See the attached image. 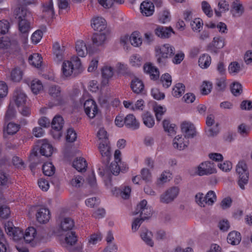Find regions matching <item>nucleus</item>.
Masks as SVG:
<instances>
[{
  "label": "nucleus",
  "instance_id": "603ef678",
  "mask_svg": "<svg viewBox=\"0 0 252 252\" xmlns=\"http://www.w3.org/2000/svg\"><path fill=\"white\" fill-rule=\"evenodd\" d=\"M20 128V125L9 123L6 126V131L8 134L13 135L15 134Z\"/></svg>",
  "mask_w": 252,
  "mask_h": 252
},
{
  "label": "nucleus",
  "instance_id": "4c0bfd02",
  "mask_svg": "<svg viewBox=\"0 0 252 252\" xmlns=\"http://www.w3.org/2000/svg\"><path fill=\"white\" fill-rule=\"evenodd\" d=\"M211 57L207 54L202 55L198 59L199 65L202 68H207L211 64Z\"/></svg>",
  "mask_w": 252,
  "mask_h": 252
},
{
  "label": "nucleus",
  "instance_id": "c85d7f7f",
  "mask_svg": "<svg viewBox=\"0 0 252 252\" xmlns=\"http://www.w3.org/2000/svg\"><path fill=\"white\" fill-rule=\"evenodd\" d=\"M140 236L147 245L151 247L154 246V243L152 239L153 236L152 232L149 231L147 228H142Z\"/></svg>",
  "mask_w": 252,
  "mask_h": 252
},
{
  "label": "nucleus",
  "instance_id": "dca6fc26",
  "mask_svg": "<svg viewBox=\"0 0 252 252\" xmlns=\"http://www.w3.org/2000/svg\"><path fill=\"white\" fill-rule=\"evenodd\" d=\"M36 218L39 223H47L50 219V213L49 209L45 207L37 208L36 209Z\"/></svg>",
  "mask_w": 252,
  "mask_h": 252
},
{
  "label": "nucleus",
  "instance_id": "f03ea898",
  "mask_svg": "<svg viewBox=\"0 0 252 252\" xmlns=\"http://www.w3.org/2000/svg\"><path fill=\"white\" fill-rule=\"evenodd\" d=\"M236 171L238 175V184L241 189H244L245 185L248 184L249 180V172L245 162L239 161L236 166Z\"/></svg>",
  "mask_w": 252,
  "mask_h": 252
},
{
  "label": "nucleus",
  "instance_id": "a18cd8bd",
  "mask_svg": "<svg viewBox=\"0 0 252 252\" xmlns=\"http://www.w3.org/2000/svg\"><path fill=\"white\" fill-rule=\"evenodd\" d=\"M31 89L32 92L37 94L43 89V85L41 82L37 79L33 80L31 83Z\"/></svg>",
  "mask_w": 252,
  "mask_h": 252
},
{
  "label": "nucleus",
  "instance_id": "473e14b6",
  "mask_svg": "<svg viewBox=\"0 0 252 252\" xmlns=\"http://www.w3.org/2000/svg\"><path fill=\"white\" fill-rule=\"evenodd\" d=\"M65 242L67 245V248L69 251L73 252V250H71L70 247L73 246L77 242V237L75 236V232L71 231L67 233L65 238Z\"/></svg>",
  "mask_w": 252,
  "mask_h": 252
},
{
  "label": "nucleus",
  "instance_id": "6ab92c4d",
  "mask_svg": "<svg viewBox=\"0 0 252 252\" xmlns=\"http://www.w3.org/2000/svg\"><path fill=\"white\" fill-rule=\"evenodd\" d=\"M53 55L54 60L57 62H60L63 60L65 47L61 46L58 42H55L53 45Z\"/></svg>",
  "mask_w": 252,
  "mask_h": 252
},
{
  "label": "nucleus",
  "instance_id": "e433bc0d",
  "mask_svg": "<svg viewBox=\"0 0 252 252\" xmlns=\"http://www.w3.org/2000/svg\"><path fill=\"white\" fill-rule=\"evenodd\" d=\"M185 86L182 83H177L173 87L172 94L176 97H179L185 93Z\"/></svg>",
  "mask_w": 252,
  "mask_h": 252
},
{
  "label": "nucleus",
  "instance_id": "7ed1b4c3",
  "mask_svg": "<svg viewBox=\"0 0 252 252\" xmlns=\"http://www.w3.org/2000/svg\"><path fill=\"white\" fill-rule=\"evenodd\" d=\"M81 65V61L78 57L74 56L71 61H64L62 65L63 75L65 77L70 76L74 70L78 69Z\"/></svg>",
  "mask_w": 252,
  "mask_h": 252
},
{
  "label": "nucleus",
  "instance_id": "c756f323",
  "mask_svg": "<svg viewBox=\"0 0 252 252\" xmlns=\"http://www.w3.org/2000/svg\"><path fill=\"white\" fill-rule=\"evenodd\" d=\"M230 12L233 17H239L243 14L244 8L242 5L236 0L232 3Z\"/></svg>",
  "mask_w": 252,
  "mask_h": 252
},
{
  "label": "nucleus",
  "instance_id": "423d86ee",
  "mask_svg": "<svg viewBox=\"0 0 252 252\" xmlns=\"http://www.w3.org/2000/svg\"><path fill=\"white\" fill-rule=\"evenodd\" d=\"M147 201L144 199L137 204L135 211L133 212V215L140 214L141 218L144 220L150 218L152 215V209L147 206Z\"/></svg>",
  "mask_w": 252,
  "mask_h": 252
},
{
  "label": "nucleus",
  "instance_id": "a211bd4d",
  "mask_svg": "<svg viewBox=\"0 0 252 252\" xmlns=\"http://www.w3.org/2000/svg\"><path fill=\"white\" fill-rule=\"evenodd\" d=\"M106 38V35L104 33H95L92 37V49H94V51L96 50V47L102 46Z\"/></svg>",
  "mask_w": 252,
  "mask_h": 252
},
{
  "label": "nucleus",
  "instance_id": "f3484780",
  "mask_svg": "<svg viewBox=\"0 0 252 252\" xmlns=\"http://www.w3.org/2000/svg\"><path fill=\"white\" fill-rule=\"evenodd\" d=\"M7 166V160L5 158L0 160V185L4 186L9 183V176L4 171Z\"/></svg>",
  "mask_w": 252,
  "mask_h": 252
},
{
  "label": "nucleus",
  "instance_id": "20e7f679",
  "mask_svg": "<svg viewBox=\"0 0 252 252\" xmlns=\"http://www.w3.org/2000/svg\"><path fill=\"white\" fill-rule=\"evenodd\" d=\"M98 149L102 157V162L106 166L109 163L111 158V147L108 139H105L100 141L98 146Z\"/></svg>",
  "mask_w": 252,
  "mask_h": 252
},
{
  "label": "nucleus",
  "instance_id": "5fc2aeb1",
  "mask_svg": "<svg viewBox=\"0 0 252 252\" xmlns=\"http://www.w3.org/2000/svg\"><path fill=\"white\" fill-rule=\"evenodd\" d=\"M160 82L162 83L163 87L168 88L171 85V76L168 73H165L161 76Z\"/></svg>",
  "mask_w": 252,
  "mask_h": 252
},
{
  "label": "nucleus",
  "instance_id": "bf43d9fd",
  "mask_svg": "<svg viewBox=\"0 0 252 252\" xmlns=\"http://www.w3.org/2000/svg\"><path fill=\"white\" fill-rule=\"evenodd\" d=\"M203 25V21L200 18H195L190 23L191 28L194 31H200V29L202 28Z\"/></svg>",
  "mask_w": 252,
  "mask_h": 252
},
{
  "label": "nucleus",
  "instance_id": "9b49d317",
  "mask_svg": "<svg viewBox=\"0 0 252 252\" xmlns=\"http://www.w3.org/2000/svg\"><path fill=\"white\" fill-rule=\"evenodd\" d=\"M179 193V189L177 187H172L167 189L164 193L160 197V202L164 203H169L177 196Z\"/></svg>",
  "mask_w": 252,
  "mask_h": 252
},
{
  "label": "nucleus",
  "instance_id": "4be33fe9",
  "mask_svg": "<svg viewBox=\"0 0 252 252\" xmlns=\"http://www.w3.org/2000/svg\"><path fill=\"white\" fill-rule=\"evenodd\" d=\"M130 88L136 94H142L144 92V85L143 81L137 77L134 78L131 80Z\"/></svg>",
  "mask_w": 252,
  "mask_h": 252
},
{
  "label": "nucleus",
  "instance_id": "49530a36",
  "mask_svg": "<svg viewBox=\"0 0 252 252\" xmlns=\"http://www.w3.org/2000/svg\"><path fill=\"white\" fill-rule=\"evenodd\" d=\"M48 93L54 98L58 97L61 94V88L58 85H51L49 87Z\"/></svg>",
  "mask_w": 252,
  "mask_h": 252
},
{
  "label": "nucleus",
  "instance_id": "8fccbe9b",
  "mask_svg": "<svg viewBox=\"0 0 252 252\" xmlns=\"http://www.w3.org/2000/svg\"><path fill=\"white\" fill-rule=\"evenodd\" d=\"M216 88L219 91H224L226 87V78L224 77L217 78Z\"/></svg>",
  "mask_w": 252,
  "mask_h": 252
},
{
  "label": "nucleus",
  "instance_id": "774afa93",
  "mask_svg": "<svg viewBox=\"0 0 252 252\" xmlns=\"http://www.w3.org/2000/svg\"><path fill=\"white\" fill-rule=\"evenodd\" d=\"M42 35V32L41 30H38L32 34L31 39L33 42L36 44L40 41Z\"/></svg>",
  "mask_w": 252,
  "mask_h": 252
},
{
  "label": "nucleus",
  "instance_id": "09e8293b",
  "mask_svg": "<svg viewBox=\"0 0 252 252\" xmlns=\"http://www.w3.org/2000/svg\"><path fill=\"white\" fill-rule=\"evenodd\" d=\"M130 64L134 67H139L142 63V58L139 55H132L129 59Z\"/></svg>",
  "mask_w": 252,
  "mask_h": 252
},
{
  "label": "nucleus",
  "instance_id": "9d476101",
  "mask_svg": "<svg viewBox=\"0 0 252 252\" xmlns=\"http://www.w3.org/2000/svg\"><path fill=\"white\" fill-rule=\"evenodd\" d=\"M84 108L86 114L90 118H94L98 113V107L96 102L92 99L85 101Z\"/></svg>",
  "mask_w": 252,
  "mask_h": 252
},
{
  "label": "nucleus",
  "instance_id": "338daca9",
  "mask_svg": "<svg viewBox=\"0 0 252 252\" xmlns=\"http://www.w3.org/2000/svg\"><path fill=\"white\" fill-rule=\"evenodd\" d=\"M83 178L80 176H75L70 181V185L76 188H79L82 185Z\"/></svg>",
  "mask_w": 252,
  "mask_h": 252
},
{
  "label": "nucleus",
  "instance_id": "6e6552de",
  "mask_svg": "<svg viewBox=\"0 0 252 252\" xmlns=\"http://www.w3.org/2000/svg\"><path fill=\"white\" fill-rule=\"evenodd\" d=\"M119 162L114 161V162H112L109 166V168L107 167V165H105L104 164L103 166H102L101 168L99 167L98 168L99 174L101 176H108L109 175V171H111L112 174L114 175H118L120 172V171H122L123 170V168H121V164H119ZM108 163L107 164L108 165Z\"/></svg>",
  "mask_w": 252,
  "mask_h": 252
},
{
  "label": "nucleus",
  "instance_id": "f704fd0d",
  "mask_svg": "<svg viewBox=\"0 0 252 252\" xmlns=\"http://www.w3.org/2000/svg\"><path fill=\"white\" fill-rule=\"evenodd\" d=\"M188 142H185L184 138L179 135L176 136L173 141V147L179 150H183L185 147H187Z\"/></svg>",
  "mask_w": 252,
  "mask_h": 252
},
{
  "label": "nucleus",
  "instance_id": "58836bf2",
  "mask_svg": "<svg viewBox=\"0 0 252 252\" xmlns=\"http://www.w3.org/2000/svg\"><path fill=\"white\" fill-rule=\"evenodd\" d=\"M42 58L38 54H33L30 56L29 61L30 64L33 66L39 67L42 63Z\"/></svg>",
  "mask_w": 252,
  "mask_h": 252
},
{
  "label": "nucleus",
  "instance_id": "aec40b11",
  "mask_svg": "<svg viewBox=\"0 0 252 252\" xmlns=\"http://www.w3.org/2000/svg\"><path fill=\"white\" fill-rule=\"evenodd\" d=\"M91 26L94 31L102 32L106 28V22L103 18L96 17L93 19Z\"/></svg>",
  "mask_w": 252,
  "mask_h": 252
},
{
  "label": "nucleus",
  "instance_id": "052dcab7",
  "mask_svg": "<svg viewBox=\"0 0 252 252\" xmlns=\"http://www.w3.org/2000/svg\"><path fill=\"white\" fill-rule=\"evenodd\" d=\"M219 124L216 123L213 127H208L206 130V134L210 137H213L217 135L219 132V128L218 127Z\"/></svg>",
  "mask_w": 252,
  "mask_h": 252
},
{
  "label": "nucleus",
  "instance_id": "37998d69",
  "mask_svg": "<svg viewBox=\"0 0 252 252\" xmlns=\"http://www.w3.org/2000/svg\"><path fill=\"white\" fill-rule=\"evenodd\" d=\"M101 73L102 77L106 79V82H104L105 80H103V82L107 83L108 80L113 75V69L110 66H104L101 69Z\"/></svg>",
  "mask_w": 252,
  "mask_h": 252
},
{
  "label": "nucleus",
  "instance_id": "ddd939ff",
  "mask_svg": "<svg viewBox=\"0 0 252 252\" xmlns=\"http://www.w3.org/2000/svg\"><path fill=\"white\" fill-rule=\"evenodd\" d=\"M75 48L77 54L81 57H85L88 52L93 53L94 52V49H92V46L90 45L87 46L82 40H78L76 42Z\"/></svg>",
  "mask_w": 252,
  "mask_h": 252
},
{
  "label": "nucleus",
  "instance_id": "79ce46f5",
  "mask_svg": "<svg viewBox=\"0 0 252 252\" xmlns=\"http://www.w3.org/2000/svg\"><path fill=\"white\" fill-rule=\"evenodd\" d=\"M131 45L137 47L142 44V40L139 33L138 32H133L129 38Z\"/></svg>",
  "mask_w": 252,
  "mask_h": 252
},
{
  "label": "nucleus",
  "instance_id": "0e129e2a",
  "mask_svg": "<svg viewBox=\"0 0 252 252\" xmlns=\"http://www.w3.org/2000/svg\"><path fill=\"white\" fill-rule=\"evenodd\" d=\"M202 9L203 12L209 17L213 15V11L211 10L210 4L206 1H203L201 3Z\"/></svg>",
  "mask_w": 252,
  "mask_h": 252
},
{
  "label": "nucleus",
  "instance_id": "e2e57ef3",
  "mask_svg": "<svg viewBox=\"0 0 252 252\" xmlns=\"http://www.w3.org/2000/svg\"><path fill=\"white\" fill-rule=\"evenodd\" d=\"M240 70V66L239 64L236 62H234L231 63L228 66V71L231 74H237Z\"/></svg>",
  "mask_w": 252,
  "mask_h": 252
},
{
  "label": "nucleus",
  "instance_id": "393cba45",
  "mask_svg": "<svg viewBox=\"0 0 252 252\" xmlns=\"http://www.w3.org/2000/svg\"><path fill=\"white\" fill-rule=\"evenodd\" d=\"M155 32L158 36L162 38H168L171 35V33H174L171 27L158 26L155 29Z\"/></svg>",
  "mask_w": 252,
  "mask_h": 252
},
{
  "label": "nucleus",
  "instance_id": "4468645a",
  "mask_svg": "<svg viewBox=\"0 0 252 252\" xmlns=\"http://www.w3.org/2000/svg\"><path fill=\"white\" fill-rule=\"evenodd\" d=\"M224 46V39L220 37H215L213 41L207 46V50L212 53L217 54L218 50Z\"/></svg>",
  "mask_w": 252,
  "mask_h": 252
},
{
  "label": "nucleus",
  "instance_id": "2f4dec72",
  "mask_svg": "<svg viewBox=\"0 0 252 252\" xmlns=\"http://www.w3.org/2000/svg\"><path fill=\"white\" fill-rule=\"evenodd\" d=\"M227 240L228 243L232 245H238L241 240V234L237 231H231L228 234Z\"/></svg>",
  "mask_w": 252,
  "mask_h": 252
},
{
  "label": "nucleus",
  "instance_id": "de8ad7c7",
  "mask_svg": "<svg viewBox=\"0 0 252 252\" xmlns=\"http://www.w3.org/2000/svg\"><path fill=\"white\" fill-rule=\"evenodd\" d=\"M250 126L245 123H242L237 127V132L243 137L248 135L250 131Z\"/></svg>",
  "mask_w": 252,
  "mask_h": 252
},
{
  "label": "nucleus",
  "instance_id": "6e6d98bb",
  "mask_svg": "<svg viewBox=\"0 0 252 252\" xmlns=\"http://www.w3.org/2000/svg\"><path fill=\"white\" fill-rule=\"evenodd\" d=\"M204 197L206 204L209 205H212L216 201V195L212 190L209 191Z\"/></svg>",
  "mask_w": 252,
  "mask_h": 252
},
{
  "label": "nucleus",
  "instance_id": "c9c22d12",
  "mask_svg": "<svg viewBox=\"0 0 252 252\" xmlns=\"http://www.w3.org/2000/svg\"><path fill=\"white\" fill-rule=\"evenodd\" d=\"M74 226V222L72 219L70 218H65L62 221L60 225V228L63 231H68L71 230Z\"/></svg>",
  "mask_w": 252,
  "mask_h": 252
},
{
  "label": "nucleus",
  "instance_id": "680f3d73",
  "mask_svg": "<svg viewBox=\"0 0 252 252\" xmlns=\"http://www.w3.org/2000/svg\"><path fill=\"white\" fill-rule=\"evenodd\" d=\"M10 214L9 207L6 205L0 206V218L3 219H7Z\"/></svg>",
  "mask_w": 252,
  "mask_h": 252
},
{
  "label": "nucleus",
  "instance_id": "b1692460",
  "mask_svg": "<svg viewBox=\"0 0 252 252\" xmlns=\"http://www.w3.org/2000/svg\"><path fill=\"white\" fill-rule=\"evenodd\" d=\"M13 99L17 106L24 104L27 100V96L20 89H16L13 93Z\"/></svg>",
  "mask_w": 252,
  "mask_h": 252
},
{
  "label": "nucleus",
  "instance_id": "c03bdc74",
  "mask_svg": "<svg viewBox=\"0 0 252 252\" xmlns=\"http://www.w3.org/2000/svg\"><path fill=\"white\" fill-rule=\"evenodd\" d=\"M144 125L148 127H152L155 124V120L151 115L148 112L145 113L142 116Z\"/></svg>",
  "mask_w": 252,
  "mask_h": 252
},
{
  "label": "nucleus",
  "instance_id": "3c124183",
  "mask_svg": "<svg viewBox=\"0 0 252 252\" xmlns=\"http://www.w3.org/2000/svg\"><path fill=\"white\" fill-rule=\"evenodd\" d=\"M162 124L164 130L167 131L170 135H173L175 133V125L170 124L169 121L168 120H164L163 121Z\"/></svg>",
  "mask_w": 252,
  "mask_h": 252
},
{
  "label": "nucleus",
  "instance_id": "5701e85b",
  "mask_svg": "<svg viewBox=\"0 0 252 252\" xmlns=\"http://www.w3.org/2000/svg\"><path fill=\"white\" fill-rule=\"evenodd\" d=\"M125 126L128 128L135 130L139 127L140 124L132 114L127 115L124 119Z\"/></svg>",
  "mask_w": 252,
  "mask_h": 252
},
{
  "label": "nucleus",
  "instance_id": "cd10ccee",
  "mask_svg": "<svg viewBox=\"0 0 252 252\" xmlns=\"http://www.w3.org/2000/svg\"><path fill=\"white\" fill-rule=\"evenodd\" d=\"M39 152L42 156L49 157L53 154V148L47 141L43 140L39 148Z\"/></svg>",
  "mask_w": 252,
  "mask_h": 252
},
{
  "label": "nucleus",
  "instance_id": "2eb2a0df",
  "mask_svg": "<svg viewBox=\"0 0 252 252\" xmlns=\"http://www.w3.org/2000/svg\"><path fill=\"white\" fill-rule=\"evenodd\" d=\"M181 128L185 138H191L196 134L195 128L194 125L190 122H183Z\"/></svg>",
  "mask_w": 252,
  "mask_h": 252
},
{
  "label": "nucleus",
  "instance_id": "864d4df0",
  "mask_svg": "<svg viewBox=\"0 0 252 252\" xmlns=\"http://www.w3.org/2000/svg\"><path fill=\"white\" fill-rule=\"evenodd\" d=\"M242 85L238 82H234L231 86V91L235 96H239L243 92Z\"/></svg>",
  "mask_w": 252,
  "mask_h": 252
},
{
  "label": "nucleus",
  "instance_id": "f8f14e48",
  "mask_svg": "<svg viewBox=\"0 0 252 252\" xmlns=\"http://www.w3.org/2000/svg\"><path fill=\"white\" fill-rule=\"evenodd\" d=\"M42 17L46 20L52 19L55 15L52 0H49L42 5Z\"/></svg>",
  "mask_w": 252,
  "mask_h": 252
},
{
  "label": "nucleus",
  "instance_id": "a19ab883",
  "mask_svg": "<svg viewBox=\"0 0 252 252\" xmlns=\"http://www.w3.org/2000/svg\"><path fill=\"white\" fill-rule=\"evenodd\" d=\"M42 170L45 175L52 176L55 173V168L52 163L49 162L43 165Z\"/></svg>",
  "mask_w": 252,
  "mask_h": 252
},
{
  "label": "nucleus",
  "instance_id": "72a5a7b5",
  "mask_svg": "<svg viewBox=\"0 0 252 252\" xmlns=\"http://www.w3.org/2000/svg\"><path fill=\"white\" fill-rule=\"evenodd\" d=\"M72 166L78 171L82 172L85 171L87 167L86 161L82 158H76L73 161Z\"/></svg>",
  "mask_w": 252,
  "mask_h": 252
},
{
  "label": "nucleus",
  "instance_id": "39448f33",
  "mask_svg": "<svg viewBox=\"0 0 252 252\" xmlns=\"http://www.w3.org/2000/svg\"><path fill=\"white\" fill-rule=\"evenodd\" d=\"M4 227L7 234L12 237L14 241H17L23 239L24 237L23 231L19 227H14L12 222L8 221L5 222Z\"/></svg>",
  "mask_w": 252,
  "mask_h": 252
},
{
  "label": "nucleus",
  "instance_id": "13d9d810",
  "mask_svg": "<svg viewBox=\"0 0 252 252\" xmlns=\"http://www.w3.org/2000/svg\"><path fill=\"white\" fill-rule=\"evenodd\" d=\"M22 78V72L20 69L15 68L11 73V80L14 82L20 81Z\"/></svg>",
  "mask_w": 252,
  "mask_h": 252
},
{
  "label": "nucleus",
  "instance_id": "7c9ffc66",
  "mask_svg": "<svg viewBox=\"0 0 252 252\" xmlns=\"http://www.w3.org/2000/svg\"><path fill=\"white\" fill-rule=\"evenodd\" d=\"M36 235V230L33 227H29L24 234L23 239L27 243H30L32 242Z\"/></svg>",
  "mask_w": 252,
  "mask_h": 252
},
{
  "label": "nucleus",
  "instance_id": "4d7b16f0",
  "mask_svg": "<svg viewBox=\"0 0 252 252\" xmlns=\"http://www.w3.org/2000/svg\"><path fill=\"white\" fill-rule=\"evenodd\" d=\"M154 110L155 112L157 120L158 121H160L162 119V115L166 111V109L161 106L158 105L154 107Z\"/></svg>",
  "mask_w": 252,
  "mask_h": 252
},
{
  "label": "nucleus",
  "instance_id": "f257e3e1",
  "mask_svg": "<svg viewBox=\"0 0 252 252\" xmlns=\"http://www.w3.org/2000/svg\"><path fill=\"white\" fill-rule=\"evenodd\" d=\"M155 52L158 63L161 66H164L167 59L174 55L175 48L169 44H165L156 47Z\"/></svg>",
  "mask_w": 252,
  "mask_h": 252
},
{
  "label": "nucleus",
  "instance_id": "412c9836",
  "mask_svg": "<svg viewBox=\"0 0 252 252\" xmlns=\"http://www.w3.org/2000/svg\"><path fill=\"white\" fill-rule=\"evenodd\" d=\"M144 72L149 74L151 79L156 80L158 79L159 72L158 69L151 63H145L143 66Z\"/></svg>",
  "mask_w": 252,
  "mask_h": 252
},
{
  "label": "nucleus",
  "instance_id": "0eeeda50",
  "mask_svg": "<svg viewBox=\"0 0 252 252\" xmlns=\"http://www.w3.org/2000/svg\"><path fill=\"white\" fill-rule=\"evenodd\" d=\"M64 124L63 118L60 116H55L51 124L53 130L52 133L54 139H59L62 135V130Z\"/></svg>",
  "mask_w": 252,
  "mask_h": 252
},
{
  "label": "nucleus",
  "instance_id": "1a4fd4ad",
  "mask_svg": "<svg viewBox=\"0 0 252 252\" xmlns=\"http://www.w3.org/2000/svg\"><path fill=\"white\" fill-rule=\"evenodd\" d=\"M217 172L214 163L211 161L202 162L198 166L197 173L199 176L208 175Z\"/></svg>",
  "mask_w": 252,
  "mask_h": 252
},
{
  "label": "nucleus",
  "instance_id": "bb28decb",
  "mask_svg": "<svg viewBox=\"0 0 252 252\" xmlns=\"http://www.w3.org/2000/svg\"><path fill=\"white\" fill-rule=\"evenodd\" d=\"M140 10L143 15L150 16L154 12V5L151 2L144 1L141 4Z\"/></svg>",
  "mask_w": 252,
  "mask_h": 252
},
{
  "label": "nucleus",
  "instance_id": "69168bd1",
  "mask_svg": "<svg viewBox=\"0 0 252 252\" xmlns=\"http://www.w3.org/2000/svg\"><path fill=\"white\" fill-rule=\"evenodd\" d=\"M77 138V134L72 128H69L67 131L66 140L68 142H73Z\"/></svg>",
  "mask_w": 252,
  "mask_h": 252
},
{
  "label": "nucleus",
  "instance_id": "a878e982",
  "mask_svg": "<svg viewBox=\"0 0 252 252\" xmlns=\"http://www.w3.org/2000/svg\"><path fill=\"white\" fill-rule=\"evenodd\" d=\"M19 30L23 33L24 41L26 42L28 38V33L30 29V24L27 19H22L19 21Z\"/></svg>",
  "mask_w": 252,
  "mask_h": 252
},
{
  "label": "nucleus",
  "instance_id": "ea45409f",
  "mask_svg": "<svg viewBox=\"0 0 252 252\" xmlns=\"http://www.w3.org/2000/svg\"><path fill=\"white\" fill-rule=\"evenodd\" d=\"M15 14L18 17L19 20L26 19L27 17L31 15L30 12L24 7H18L14 11Z\"/></svg>",
  "mask_w": 252,
  "mask_h": 252
}]
</instances>
